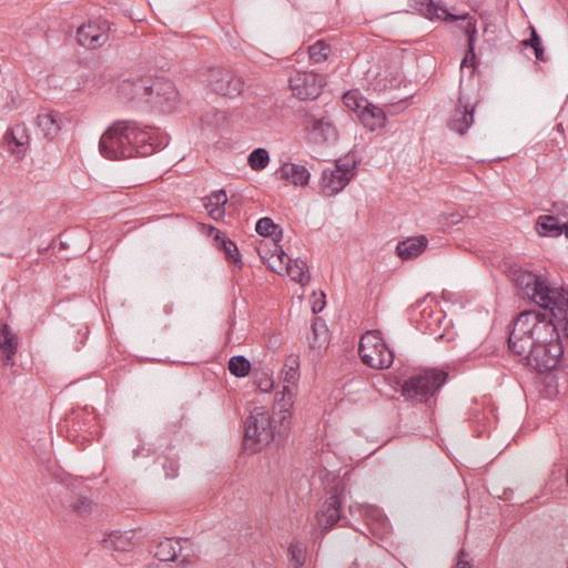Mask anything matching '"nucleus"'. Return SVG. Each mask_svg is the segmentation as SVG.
<instances>
[{
  "instance_id": "nucleus-1",
  "label": "nucleus",
  "mask_w": 568,
  "mask_h": 568,
  "mask_svg": "<svg viewBox=\"0 0 568 568\" xmlns=\"http://www.w3.org/2000/svg\"><path fill=\"white\" fill-rule=\"evenodd\" d=\"M291 393V390H288ZM292 394L276 398L275 408H278V418L275 419L264 406L254 407L245 420L243 446L252 453L258 452L273 439L283 437L290 428Z\"/></svg>"
},
{
  "instance_id": "nucleus-2",
  "label": "nucleus",
  "mask_w": 568,
  "mask_h": 568,
  "mask_svg": "<svg viewBox=\"0 0 568 568\" xmlns=\"http://www.w3.org/2000/svg\"><path fill=\"white\" fill-rule=\"evenodd\" d=\"M125 134V146L130 151V158L148 156L168 145L165 135L160 134L155 129L142 126L133 120H119Z\"/></svg>"
},
{
  "instance_id": "nucleus-3",
  "label": "nucleus",
  "mask_w": 568,
  "mask_h": 568,
  "mask_svg": "<svg viewBox=\"0 0 568 568\" xmlns=\"http://www.w3.org/2000/svg\"><path fill=\"white\" fill-rule=\"evenodd\" d=\"M447 377L448 374L445 371L426 369L404 381L400 394L407 402L414 404L428 403L446 383Z\"/></svg>"
},
{
  "instance_id": "nucleus-4",
  "label": "nucleus",
  "mask_w": 568,
  "mask_h": 568,
  "mask_svg": "<svg viewBox=\"0 0 568 568\" xmlns=\"http://www.w3.org/2000/svg\"><path fill=\"white\" fill-rule=\"evenodd\" d=\"M358 354L362 362L374 369L388 368L394 362V354L378 331L366 332L361 337Z\"/></svg>"
},
{
  "instance_id": "nucleus-5",
  "label": "nucleus",
  "mask_w": 568,
  "mask_h": 568,
  "mask_svg": "<svg viewBox=\"0 0 568 568\" xmlns=\"http://www.w3.org/2000/svg\"><path fill=\"white\" fill-rule=\"evenodd\" d=\"M478 91V87L474 83L464 87L463 78L460 79L457 105L448 121V126L452 131L464 134L471 126L474 111L479 101Z\"/></svg>"
},
{
  "instance_id": "nucleus-6",
  "label": "nucleus",
  "mask_w": 568,
  "mask_h": 568,
  "mask_svg": "<svg viewBox=\"0 0 568 568\" xmlns=\"http://www.w3.org/2000/svg\"><path fill=\"white\" fill-rule=\"evenodd\" d=\"M523 318L529 323L530 334L535 344L561 343L558 325L554 322L555 316L550 311H526Z\"/></svg>"
},
{
  "instance_id": "nucleus-7",
  "label": "nucleus",
  "mask_w": 568,
  "mask_h": 568,
  "mask_svg": "<svg viewBox=\"0 0 568 568\" xmlns=\"http://www.w3.org/2000/svg\"><path fill=\"white\" fill-rule=\"evenodd\" d=\"M202 81L215 93L235 98L244 90V80L234 71L210 68L202 74Z\"/></svg>"
},
{
  "instance_id": "nucleus-8",
  "label": "nucleus",
  "mask_w": 568,
  "mask_h": 568,
  "mask_svg": "<svg viewBox=\"0 0 568 568\" xmlns=\"http://www.w3.org/2000/svg\"><path fill=\"white\" fill-rule=\"evenodd\" d=\"M305 132L310 142L316 145H332L338 140V130L331 115L305 114Z\"/></svg>"
},
{
  "instance_id": "nucleus-9",
  "label": "nucleus",
  "mask_w": 568,
  "mask_h": 568,
  "mask_svg": "<svg viewBox=\"0 0 568 568\" xmlns=\"http://www.w3.org/2000/svg\"><path fill=\"white\" fill-rule=\"evenodd\" d=\"M442 14L444 16L442 20L445 21H456V20H463L464 23L460 26V29L467 37V51L465 53V57L463 58L460 62V72L464 74L466 70H468L469 77L471 78L474 75L476 64H475V44H476V34H477V28H476V20L469 17L467 13L465 14H453L449 13L446 9H440Z\"/></svg>"
},
{
  "instance_id": "nucleus-10",
  "label": "nucleus",
  "mask_w": 568,
  "mask_h": 568,
  "mask_svg": "<svg viewBox=\"0 0 568 568\" xmlns=\"http://www.w3.org/2000/svg\"><path fill=\"white\" fill-rule=\"evenodd\" d=\"M515 282L528 297L545 310L555 287H550L539 276L527 271L516 272Z\"/></svg>"
},
{
  "instance_id": "nucleus-11",
  "label": "nucleus",
  "mask_w": 568,
  "mask_h": 568,
  "mask_svg": "<svg viewBox=\"0 0 568 568\" xmlns=\"http://www.w3.org/2000/svg\"><path fill=\"white\" fill-rule=\"evenodd\" d=\"M125 134L118 121L112 123L101 135L99 141L100 154L108 160L129 159L130 151L125 146Z\"/></svg>"
},
{
  "instance_id": "nucleus-12",
  "label": "nucleus",
  "mask_w": 568,
  "mask_h": 568,
  "mask_svg": "<svg viewBox=\"0 0 568 568\" xmlns=\"http://www.w3.org/2000/svg\"><path fill=\"white\" fill-rule=\"evenodd\" d=\"M562 353V343L537 344L535 348L528 352L525 365L538 372H548L557 366Z\"/></svg>"
},
{
  "instance_id": "nucleus-13",
  "label": "nucleus",
  "mask_w": 568,
  "mask_h": 568,
  "mask_svg": "<svg viewBox=\"0 0 568 568\" xmlns=\"http://www.w3.org/2000/svg\"><path fill=\"white\" fill-rule=\"evenodd\" d=\"M325 85V78L313 71H296L290 78V88L301 100L316 99Z\"/></svg>"
},
{
  "instance_id": "nucleus-14",
  "label": "nucleus",
  "mask_w": 568,
  "mask_h": 568,
  "mask_svg": "<svg viewBox=\"0 0 568 568\" xmlns=\"http://www.w3.org/2000/svg\"><path fill=\"white\" fill-rule=\"evenodd\" d=\"M536 344L530 334L529 323L523 318V313L516 318L513 329L508 337V347L510 352L525 364L528 358V352L535 348Z\"/></svg>"
},
{
  "instance_id": "nucleus-15",
  "label": "nucleus",
  "mask_w": 568,
  "mask_h": 568,
  "mask_svg": "<svg viewBox=\"0 0 568 568\" xmlns=\"http://www.w3.org/2000/svg\"><path fill=\"white\" fill-rule=\"evenodd\" d=\"M109 30L106 20L83 23L77 31L78 43L90 50L98 49L109 40Z\"/></svg>"
},
{
  "instance_id": "nucleus-16",
  "label": "nucleus",
  "mask_w": 568,
  "mask_h": 568,
  "mask_svg": "<svg viewBox=\"0 0 568 568\" xmlns=\"http://www.w3.org/2000/svg\"><path fill=\"white\" fill-rule=\"evenodd\" d=\"M119 94L126 101L151 102L152 79L148 77L126 79L119 85Z\"/></svg>"
},
{
  "instance_id": "nucleus-17",
  "label": "nucleus",
  "mask_w": 568,
  "mask_h": 568,
  "mask_svg": "<svg viewBox=\"0 0 568 568\" xmlns=\"http://www.w3.org/2000/svg\"><path fill=\"white\" fill-rule=\"evenodd\" d=\"M342 489L336 486L334 491L322 505L321 510L316 514V520L318 527L323 531H328L335 524L341 520V507H342Z\"/></svg>"
},
{
  "instance_id": "nucleus-18",
  "label": "nucleus",
  "mask_w": 568,
  "mask_h": 568,
  "mask_svg": "<svg viewBox=\"0 0 568 568\" xmlns=\"http://www.w3.org/2000/svg\"><path fill=\"white\" fill-rule=\"evenodd\" d=\"M272 256H276L280 263V268H282L285 265V270L287 275L296 283H300L302 285H305L308 283L311 276L308 274V267L304 260L302 258H295L292 260L288 257V255L285 253V251L274 243V250L272 253Z\"/></svg>"
},
{
  "instance_id": "nucleus-19",
  "label": "nucleus",
  "mask_w": 568,
  "mask_h": 568,
  "mask_svg": "<svg viewBox=\"0 0 568 568\" xmlns=\"http://www.w3.org/2000/svg\"><path fill=\"white\" fill-rule=\"evenodd\" d=\"M347 169L324 170L321 179V187L325 195L332 196L341 192L349 182Z\"/></svg>"
},
{
  "instance_id": "nucleus-20",
  "label": "nucleus",
  "mask_w": 568,
  "mask_h": 568,
  "mask_svg": "<svg viewBox=\"0 0 568 568\" xmlns=\"http://www.w3.org/2000/svg\"><path fill=\"white\" fill-rule=\"evenodd\" d=\"M17 349V334L7 323L2 324L0 329V353L4 365L12 366L14 364V355Z\"/></svg>"
},
{
  "instance_id": "nucleus-21",
  "label": "nucleus",
  "mask_w": 568,
  "mask_h": 568,
  "mask_svg": "<svg viewBox=\"0 0 568 568\" xmlns=\"http://www.w3.org/2000/svg\"><path fill=\"white\" fill-rule=\"evenodd\" d=\"M178 91L175 85L170 80H161V79H152V101L154 103L164 105L168 104L169 108L172 106L178 100Z\"/></svg>"
},
{
  "instance_id": "nucleus-22",
  "label": "nucleus",
  "mask_w": 568,
  "mask_h": 568,
  "mask_svg": "<svg viewBox=\"0 0 568 568\" xmlns=\"http://www.w3.org/2000/svg\"><path fill=\"white\" fill-rule=\"evenodd\" d=\"M4 141L9 150L17 156L24 155L27 145L29 144V135L24 124H17L8 130L4 134Z\"/></svg>"
},
{
  "instance_id": "nucleus-23",
  "label": "nucleus",
  "mask_w": 568,
  "mask_h": 568,
  "mask_svg": "<svg viewBox=\"0 0 568 568\" xmlns=\"http://www.w3.org/2000/svg\"><path fill=\"white\" fill-rule=\"evenodd\" d=\"M545 311H550L558 322L565 321L566 323L568 321L566 317L568 312V287H555Z\"/></svg>"
},
{
  "instance_id": "nucleus-24",
  "label": "nucleus",
  "mask_w": 568,
  "mask_h": 568,
  "mask_svg": "<svg viewBox=\"0 0 568 568\" xmlns=\"http://www.w3.org/2000/svg\"><path fill=\"white\" fill-rule=\"evenodd\" d=\"M133 539L134 532L132 530H114L103 538L102 546L104 549L112 551H128L135 545Z\"/></svg>"
},
{
  "instance_id": "nucleus-25",
  "label": "nucleus",
  "mask_w": 568,
  "mask_h": 568,
  "mask_svg": "<svg viewBox=\"0 0 568 568\" xmlns=\"http://www.w3.org/2000/svg\"><path fill=\"white\" fill-rule=\"evenodd\" d=\"M359 121L368 131H375L382 129L386 123V114L383 109L372 104L365 103L363 110L358 114Z\"/></svg>"
},
{
  "instance_id": "nucleus-26",
  "label": "nucleus",
  "mask_w": 568,
  "mask_h": 568,
  "mask_svg": "<svg viewBox=\"0 0 568 568\" xmlns=\"http://www.w3.org/2000/svg\"><path fill=\"white\" fill-rule=\"evenodd\" d=\"M280 178L294 185L305 186L308 184L311 173L306 166L295 163H284L278 170Z\"/></svg>"
},
{
  "instance_id": "nucleus-27",
  "label": "nucleus",
  "mask_w": 568,
  "mask_h": 568,
  "mask_svg": "<svg viewBox=\"0 0 568 568\" xmlns=\"http://www.w3.org/2000/svg\"><path fill=\"white\" fill-rule=\"evenodd\" d=\"M428 244V240L425 235H418L408 237L404 241L398 242L396 252L403 260H410L420 255Z\"/></svg>"
},
{
  "instance_id": "nucleus-28",
  "label": "nucleus",
  "mask_w": 568,
  "mask_h": 568,
  "mask_svg": "<svg viewBox=\"0 0 568 568\" xmlns=\"http://www.w3.org/2000/svg\"><path fill=\"white\" fill-rule=\"evenodd\" d=\"M182 554L180 539L165 538L156 546L154 556L160 561H174Z\"/></svg>"
},
{
  "instance_id": "nucleus-29",
  "label": "nucleus",
  "mask_w": 568,
  "mask_h": 568,
  "mask_svg": "<svg viewBox=\"0 0 568 568\" xmlns=\"http://www.w3.org/2000/svg\"><path fill=\"white\" fill-rule=\"evenodd\" d=\"M312 335L308 337L310 346L313 349L325 348L328 344V328L321 317H315L311 325Z\"/></svg>"
},
{
  "instance_id": "nucleus-30",
  "label": "nucleus",
  "mask_w": 568,
  "mask_h": 568,
  "mask_svg": "<svg viewBox=\"0 0 568 568\" xmlns=\"http://www.w3.org/2000/svg\"><path fill=\"white\" fill-rule=\"evenodd\" d=\"M298 357L297 356H290L284 365L283 375H284V382L287 385L283 386V392L281 393V397H285L287 399L290 397L288 390H291V394L293 395L292 386L295 385L296 381L298 379L300 373H298Z\"/></svg>"
},
{
  "instance_id": "nucleus-31",
  "label": "nucleus",
  "mask_w": 568,
  "mask_h": 568,
  "mask_svg": "<svg viewBox=\"0 0 568 568\" xmlns=\"http://www.w3.org/2000/svg\"><path fill=\"white\" fill-rule=\"evenodd\" d=\"M535 229L540 236L559 237L561 235L559 220L554 215H540Z\"/></svg>"
},
{
  "instance_id": "nucleus-32",
  "label": "nucleus",
  "mask_w": 568,
  "mask_h": 568,
  "mask_svg": "<svg viewBox=\"0 0 568 568\" xmlns=\"http://www.w3.org/2000/svg\"><path fill=\"white\" fill-rule=\"evenodd\" d=\"M227 203V195L225 191L219 190L212 192L205 202V207L214 220L224 216V205Z\"/></svg>"
},
{
  "instance_id": "nucleus-33",
  "label": "nucleus",
  "mask_w": 568,
  "mask_h": 568,
  "mask_svg": "<svg viewBox=\"0 0 568 568\" xmlns=\"http://www.w3.org/2000/svg\"><path fill=\"white\" fill-rule=\"evenodd\" d=\"M409 7L429 20H442L444 17L440 11L443 8L433 0H410Z\"/></svg>"
},
{
  "instance_id": "nucleus-34",
  "label": "nucleus",
  "mask_w": 568,
  "mask_h": 568,
  "mask_svg": "<svg viewBox=\"0 0 568 568\" xmlns=\"http://www.w3.org/2000/svg\"><path fill=\"white\" fill-rule=\"evenodd\" d=\"M59 113H44L38 115V126L48 139H53L60 131Z\"/></svg>"
},
{
  "instance_id": "nucleus-35",
  "label": "nucleus",
  "mask_w": 568,
  "mask_h": 568,
  "mask_svg": "<svg viewBox=\"0 0 568 568\" xmlns=\"http://www.w3.org/2000/svg\"><path fill=\"white\" fill-rule=\"evenodd\" d=\"M217 245L223 250L226 257L232 261L237 267H242L241 254L236 244L230 239L225 237L220 232L215 236Z\"/></svg>"
},
{
  "instance_id": "nucleus-36",
  "label": "nucleus",
  "mask_w": 568,
  "mask_h": 568,
  "mask_svg": "<svg viewBox=\"0 0 568 568\" xmlns=\"http://www.w3.org/2000/svg\"><path fill=\"white\" fill-rule=\"evenodd\" d=\"M250 369H251L250 361L242 355L232 356L229 361V371L232 375H234L236 377L247 376L250 373Z\"/></svg>"
},
{
  "instance_id": "nucleus-37",
  "label": "nucleus",
  "mask_w": 568,
  "mask_h": 568,
  "mask_svg": "<svg viewBox=\"0 0 568 568\" xmlns=\"http://www.w3.org/2000/svg\"><path fill=\"white\" fill-rule=\"evenodd\" d=\"M247 161L252 170L261 171L267 166L270 154L265 149L258 148L251 152Z\"/></svg>"
},
{
  "instance_id": "nucleus-38",
  "label": "nucleus",
  "mask_w": 568,
  "mask_h": 568,
  "mask_svg": "<svg viewBox=\"0 0 568 568\" xmlns=\"http://www.w3.org/2000/svg\"><path fill=\"white\" fill-rule=\"evenodd\" d=\"M329 47L322 40L316 41L308 48L310 58L315 62L320 63L327 59Z\"/></svg>"
},
{
  "instance_id": "nucleus-39",
  "label": "nucleus",
  "mask_w": 568,
  "mask_h": 568,
  "mask_svg": "<svg viewBox=\"0 0 568 568\" xmlns=\"http://www.w3.org/2000/svg\"><path fill=\"white\" fill-rule=\"evenodd\" d=\"M343 102L349 110L357 112V114L363 110L365 103H368V101L359 97L356 91H347L343 95Z\"/></svg>"
},
{
  "instance_id": "nucleus-40",
  "label": "nucleus",
  "mask_w": 568,
  "mask_h": 568,
  "mask_svg": "<svg viewBox=\"0 0 568 568\" xmlns=\"http://www.w3.org/2000/svg\"><path fill=\"white\" fill-rule=\"evenodd\" d=\"M69 507L79 516L89 515L93 509V503L84 496L78 497L75 501L69 504Z\"/></svg>"
},
{
  "instance_id": "nucleus-41",
  "label": "nucleus",
  "mask_w": 568,
  "mask_h": 568,
  "mask_svg": "<svg viewBox=\"0 0 568 568\" xmlns=\"http://www.w3.org/2000/svg\"><path fill=\"white\" fill-rule=\"evenodd\" d=\"M523 44L525 47L532 48L537 60L546 61V59L544 57L545 52H544V48L541 45V40L535 29H532L530 38L523 41Z\"/></svg>"
},
{
  "instance_id": "nucleus-42",
  "label": "nucleus",
  "mask_w": 568,
  "mask_h": 568,
  "mask_svg": "<svg viewBox=\"0 0 568 568\" xmlns=\"http://www.w3.org/2000/svg\"><path fill=\"white\" fill-rule=\"evenodd\" d=\"M278 229L271 217H262L256 222L255 231L262 236H272Z\"/></svg>"
},
{
  "instance_id": "nucleus-43",
  "label": "nucleus",
  "mask_w": 568,
  "mask_h": 568,
  "mask_svg": "<svg viewBox=\"0 0 568 568\" xmlns=\"http://www.w3.org/2000/svg\"><path fill=\"white\" fill-rule=\"evenodd\" d=\"M291 560L294 562L295 568H301L305 561L304 548L300 544H291L288 547Z\"/></svg>"
},
{
  "instance_id": "nucleus-44",
  "label": "nucleus",
  "mask_w": 568,
  "mask_h": 568,
  "mask_svg": "<svg viewBox=\"0 0 568 568\" xmlns=\"http://www.w3.org/2000/svg\"><path fill=\"white\" fill-rule=\"evenodd\" d=\"M467 554L464 549H462L458 554V561L456 564V568H470L469 561L466 559Z\"/></svg>"
},
{
  "instance_id": "nucleus-45",
  "label": "nucleus",
  "mask_w": 568,
  "mask_h": 568,
  "mask_svg": "<svg viewBox=\"0 0 568 568\" xmlns=\"http://www.w3.org/2000/svg\"><path fill=\"white\" fill-rule=\"evenodd\" d=\"M324 297H325V295L322 293V298L314 301L313 306H312L313 313L316 314V313H320L323 311V308L325 306Z\"/></svg>"
},
{
  "instance_id": "nucleus-46",
  "label": "nucleus",
  "mask_w": 568,
  "mask_h": 568,
  "mask_svg": "<svg viewBox=\"0 0 568 568\" xmlns=\"http://www.w3.org/2000/svg\"><path fill=\"white\" fill-rule=\"evenodd\" d=\"M273 382L270 378H265L258 383V387L263 392H267L272 388Z\"/></svg>"
},
{
  "instance_id": "nucleus-47",
  "label": "nucleus",
  "mask_w": 568,
  "mask_h": 568,
  "mask_svg": "<svg viewBox=\"0 0 568 568\" xmlns=\"http://www.w3.org/2000/svg\"><path fill=\"white\" fill-rule=\"evenodd\" d=\"M463 220V216L459 213H452L448 216V224L456 225Z\"/></svg>"
},
{
  "instance_id": "nucleus-48",
  "label": "nucleus",
  "mask_w": 568,
  "mask_h": 568,
  "mask_svg": "<svg viewBox=\"0 0 568 568\" xmlns=\"http://www.w3.org/2000/svg\"><path fill=\"white\" fill-rule=\"evenodd\" d=\"M347 169V175L352 178V170L354 169V165H351L348 163H342L341 160L336 162L335 169Z\"/></svg>"
},
{
  "instance_id": "nucleus-49",
  "label": "nucleus",
  "mask_w": 568,
  "mask_h": 568,
  "mask_svg": "<svg viewBox=\"0 0 568 568\" xmlns=\"http://www.w3.org/2000/svg\"><path fill=\"white\" fill-rule=\"evenodd\" d=\"M561 234H565V236L568 239V222L560 224Z\"/></svg>"
},
{
  "instance_id": "nucleus-50",
  "label": "nucleus",
  "mask_w": 568,
  "mask_h": 568,
  "mask_svg": "<svg viewBox=\"0 0 568 568\" xmlns=\"http://www.w3.org/2000/svg\"><path fill=\"white\" fill-rule=\"evenodd\" d=\"M173 311V305L172 304H168L164 306V313L165 314H171Z\"/></svg>"
},
{
  "instance_id": "nucleus-51",
  "label": "nucleus",
  "mask_w": 568,
  "mask_h": 568,
  "mask_svg": "<svg viewBox=\"0 0 568 568\" xmlns=\"http://www.w3.org/2000/svg\"><path fill=\"white\" fill-rule=\"evenodd\" d=\"M166 476L171 477V478L175 477L176 476V469L172 468V473L171 474L168 473Z\"/></svg>"
},
{
  "instance_id": "nucleus-52",
  "label": "nucleus",
  "mask_w": 568,
  "mask_h": 568,
  "mask_svg": "<svg viewBox=\"0 0 568 568\" xmlns=\"http://www.w3.org/2000/svg\"><path fill=\"white\" fill-rule=\"evenodd\" d=\"M351 568H357V562L354 561Z\"/></svg>"
},
{
  "instance_id": "nucleus-53",
  "label": "nucleus",
  "mask_w": 568,
  "mask_h": 568,
  "mask_svg": "<svg viewBox=\"0 0 568 568\" xmlns=\"http://www.w3.org/2000/svg\"><path fill=\"white\" fill-rule=\"evenodd\" d=\"M185 564H186V560H185V559H183V560L181 561V565H182V566H184Z\"/></svg>"
},
{
  "instance_id": "nucleus-54",
  "label": "nucleus",
  "mask_w": 568,
  "mask_h": 568,
  "mask_svg": "<svg viewBox=\"0 0 568 568\" xmlns=\"http://www.w3.org/2000/svg\"><path fill=\"white\" fill-rule=\"evenodd\" d=\"M567 568H568V566H567Z\"/></svg>"
}]
</instances>
